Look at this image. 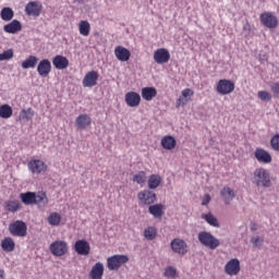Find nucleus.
Segmentation results:
<instances>
[{
	"label": "nucleus",
	"mask_w": 279,
	"mask_h": 279,
	"mask_svg": "<svg viewBox=\"0 0 279 279\" xmlns=\"http://www.w3.org/2000/svg\"><path fill=\"white\" fill-rule=\"evenodd\" d=\"M99 81V72L93 70L86 73L83 78L84 88H93V86H97V82Z\"/></svg>",
	"instance_id": "f8f14e48"
},
{
	"label": "nucleus",
	"mask_w": 279,
	"mask_h": 279,
	"mask_svg": "<svg viewBox=\"0 0 279 279\" xmlns=\"http://www.w3.org/2000/svg\"><path fill=\"white\" fill-rule=\"evenodd\" d=\"M77 3H84V0H75Z\"/></svg>",
	"instance_id": "5fc2aeb1"
},
{
	"label": "nucleus",
	"mask_w": 279,
	"mask_h": 279,
	"mask_svg": "<svg viewBox=\"0 0 279 279\" xmlns=\"http://www.w3.org/2000/svg\"><path fill=\"white\" fill-rule=\"evenodd\" d=\"M14 58V50L8 49L7 51H3L0 53V62H3L5 60H12Z\"/></svg>",
	"instance_id": "79ce46f5"
},
{
	"label": "nucleus",
	"mask_w": 279,
	"mask_h": 279,
	"mask_svg": "<svg viewBox=\"0 0 279 279\" xmlns=\"http://www.w3.org/2000/svg\"><path fill=\"white\" fill-rule=\"evenodd\" d=\"M177 270L175 268L169 266L166 268L163 276L166 278H175Z\"/></svg>",
	"instance_id": "a18cd8bd"
},
{
	"label": "nucleus",
	"mask_w": 279,
	"mask_h": 279,
	"mask_svg": "<svg viewBox=\"0 0 279 279\" xmlns=\"http://www.w3.org/2000/svg\"><path fill=\"white\" fill-rule=\"evenodd\" d=\"M162 182V178L159 174H151L148 178V189H158Z\"/></svg>",
	"instance_id": "f704fd0d"
},
{
	"label": "nucleus",
	"mask_w": 279,
	"mask_h": 279,
	"mask_svg": "<svg viewBox=\"0 0 279 279\" xmlns=\"http://www.w3.org/2000/svg\"><path fill=\"white\" fill-rule=\"evenodd\" d=\"M153 58L157 64H167L171 60V53L167 48H158Z\"/></svg>",
	"instance_id": "9b49d317"
},
{
	"label": "nucleus",
	"mask_w": 279,
	"mask_h": 279,
	"mask_svg": "<svg viewBox=\"0 0 279 279\" xmlns=\"http://www.w3.org/2000/svg\"><path fill=\"white\" fill-rule=\"evenodd\" d=\"M3 29L7 34H19L21 29H23V26L19 22V20H13L11 23L5 24L3 26Z\"/></svg>",
	"instance_id": "393cba45"
},
{
	"label": "nucleus",
	"mask_w": 279,
	"mask_h": 279,
	"mask_svg": "<svg viewBox=\"0 0 279 279\" xmlns=\"http://www.w3.org/2000/svg\"><path fill=\"white\" fill-rule=\"evenodd\" d=\"M13 114V110L10 105L4 104L0 106V119H10Z\"/></svg>",
	"instance_id": "c9c22d12"
},
{
	"label": "nucleus",
	"mask_w": 279,
	"mask_h": 279,
	"mask_svg": "<svg viewBox=\"0 0 279 279\" xmlns=\"http://www.w3.org/2000/svg\"><path fill=\"white\" fill-rule=\"evenodd\" d=\"M198 241L201 245H204V247H208V250H217V247L221 245V242H219V239L215 238V235H213V233L208 231L199 232Z\"/></svg>",
	"instance_id": "f03ea898"
},
{
	"label": "nucleus",
	"mask_w": 279,
	"mask_h": 279,
	"mask_svg": "<svg viewBox=\"0 0 279 279\" xmlns=\"http://www.w3.org/2000/svg\"><path fill=\"white\" fill-rule=\"evenodd\" d=\"M92 124L93 119H90V116H88L87 113L80 114L75 119V125L77 130H87V128H90Z\"/></svg>",
	"instance_id": "6ab92c4d"
},
{
	"label": "nucleus",
	"mask_w": 279,
	"mask_h": 279,
	"mask_svg": "<svg viewBox=\"0 0 279 279\" xmlns=\"http://www.w3.org/2000/svg\"><path fill=\"white\" fill-rule=\"evenodd\" d=\"M133 182L140 184L141 186H144L145 182H147V173L145 171L137 172L133 175Z\"/></svg>",
	"instance_id": "4c0bfd02"
},
{
	"label": "nucleus",
	"mask_w": 279,
	"mask_h": 279,
	"mask_svg": "<svg viewBox=\"0 0 279 279\" xmlns=\"http://www.w3.org/2000/svg\"><path fill=\"white\" fill-rule=\"evenodd\" d=\"M186 104H189V99L180 97L177 100V108H180L181 106H186Z\"/></svg>",
	"instance_id": "8fccbe9b"
},
{
	"label": "nucleus",
	"mask_w": 279,
	"mask_h": 279,
	"mask_svg": "<svg viewBox=\"0 0 279 279\" xmlns=\"http://www.w3.org/2000/svg\"><path fill=\"white\" fill-rule=\"evenodd\" d=\"M210 194H205L203 196L202 206H208V204H210Z\"/></svg>",
	"instance_id": "3c124183"
},
{
	"label": "nucleus",
	"mask_w": 279,
	"mask_h": 279,
	"mask_svg": "<svg viewBox=\"0 0 279 279\" xmlns=\"http://www.w3.org/2000/svg\"><path fill=\"white\" fill-rule=\"evenodd\" d=\"M175 145H178V142L171 135H166L161 138V147L163 149L171 151V149H175Z\"/></svg>",
	"instance_id": "bb28decb"
},
{
	"label": "nucleus",
	"mask_w": 279,
	"mask_h": 279,
	"mask_svg": "<svg viewBox=\"0 0 279 279\" xmlns=\"http://www.w3.org/2000/svg\"><path fill=\"white\" fill-rule=\"evenodd\" d=\"M158 95V90L156 87H143L142 88V97L145 101H151Z\"/></svg>",
	"instance_id": "c85d7f7f"
},
{
	"label": "nucleus",
	"mask_w": 279,
	"mask_h": 279,
	"mask_svg": "<svg viewBox=\"0 0 279 279\" xmlns=\"http://www.w3.org/2000/svg\"><path fill=\"white\" fill-rule=\"evenodd\" d=\"M52 64L58 71H64V69L69 68V59H66L64 56L57 54L52 59Z\"/></svg>",
	"instance_id": "412c9836"
},
{
	"label": "nucleus",
	"mask_w": 279,
	"mask_h": 279,
	"mask_svg": "<svg viewBox=\"0 0 279 279\" xmlns=\"http://www.w3.org/2000/svg\"><path fill=\"white\" fill-rule=\"evenodd\" d=\"M43 12V3L38 1H31L25 5V13L27 16H40Z\"/></svg>",
	"instance_id": "4468645a"
},
{
	"label": "nucleus",
	"mask_w": 279,
	"mask_h": 279,
	"mask_svg": "<svg viewBox=\"0 0 279 279\" xmlns=\"http://www.w3.org/2000/svg\"><path fill=\"white\" fill-rule=\"evenodd\" d=\"M225 272L227 276H239V274H241V262L239 258H231L225 265Z\"/></svg>",
	"instance_id": "9d476101"
},
{
	"label": "nucleus",
	"mask_w": 279,
	"mask_h": 279,
	"mask_svg": "<svg viewBox=\"0 0 279 279\" xmlns=\"http://www.w3.org/2000/svg\"><path fill=\"white\" fill-rule=\"evenodd\" d=\"M251 243H253L254 247H260V245H263V239L259 236L252 238Z\"/></svg>",
	"instance_id": "de8ad7c7"
},
{
	"label": "nucleus",
	"mask_w": 279,
	"mask_h": 279,
	"mask_svg": "<svg viewBox=\"0 0 279 279\" xmlns=\"http://www.w3.org/2000/svg\"><path fill=\"white\" fill-rule=\"evenodd\" d=\"M74 251L78 256H88L90 254V243L86 240H77L74 243Z\"/></svg>",
	"instance_id": "dca6fc26"
},
{
	"label": "nucleus",
	"mask_w": 279,
	"mask_h": 279,
	"mask_svg": "<svg viewBox=\"0 0 279 279\" xmlns=\"http://www.w3.org/2000/svg\"><path fill=\"white\" fill-rule=\"evenodd\" d=\"M148 213L153 215V217H155L156 219H160V217L165 215V205L162 204L150 205L148 207Z\"/></svg>",
	"instance_id": "cd10ccee"
},
{
	"label": "nucleus",
	"mask_w": 279,
	"mask_h": 279,
	"mask_svg": "<svg viewBox=\"0 0 279 279\" xmlns=\"http://www.w3.org/2000/svg\"><path fill=\"white\" fill-rule=\"evenodd\" d=\"M0 279H5V270L0 269Z\"/></svg>",
	"instance_id": "864d4df0"
},
{
	"label": "nucleus",
	"mask_w": 279,
	"mask_h": 279,
	"mask_svg": "<svg viewBox=\"0 0 279 279\" xmlns=\"http://www.w3.org/2000/svg\"><path fill=\"white\" fill-rule=\"evenodd\" d=\"M220 195L227 206H230L232 199L236 197V193L234 192V190L230 189L229 186H225L220 191Z\"/></svg>",
	"instance_id": "4be33fe9"
},
{
	"label": "nucleus",
	"mask_w": 279,
	"mask_h": 279,
	"mask_svg": "<svg viewBox=\"0 0 279 279\" xmlns=\"http://www.w3.org/2000/svg\"><path fill=\"white\" fill-rule=\"evenodd\" d=\"M20 199L25 206H34V204L36 203V192L21 193Z\"/></svg>",
	"instance_id": "b1692460"
},
{
	"label": "nucleus",
	"mask_w": 279,
	"mask_h": 279,
	"mask_svg": "<svg viewBox=\"0 0 279 279\" xmlns=\"http://www.w3.org/2000/svg\"><path fill=\"white\" fill-rule=\"evenodd\" d=\"M0 19L5 22L12 21V19H14V11L12 10V8H3L0 12Z\"/></svg>",
	"instance_id": "72a5a7b5"
},
{
	"label": "nucleus",
	"mask_w": 279,
	"mask_h": 279,
	"mask_svg": "<svg viewBox=\"0 0 279 279\" xmlns=\"http://www.w3.org/2000/svg\"><path fill=\"white\" fill-rule=\"evenodd\" d=\"M47 204H49V198L47 197V193L45 192L35 193L34 205L38 206L39 208H45Z\"/></svg>",
	"instance_id": "c756f323"
},
{
	"label": "nucleus",
	"mask_w": 279,
	"mask_h": 279,
	"mask_svg": "<svg viewBox=\"0 0 279 279\" xmlns=\"http://www.w3.org/2000/svg\"><path fill=\"white\" fill-rule=\"evenodd\" d=\"M0 247L3 252L7 253L14 252V250H16V243L11 236H5L1 240Z\"/></svg>",
	"instance_id": "5701e85b"
},
{
	"label": "nucleus",
	"mask_w": 279,
	"mask_h": 279,
	"mask_svg": "<svg viewBox=\"0 0 279 279\" xmlns=\"http://www.w3.org/2000/svg\"><path fill=\"white\" fill-rule=\"evenodd\" d=\"M254 157L257 159V162H260L262 165H269L272 160L271 154H269L265 148H256Z\"/></svg>",
	"instance_id": "f3484780"
},
{
	"label": "nucleus",
	"mask_w": 279,
	"mask_h": 279,
	"mask_svg": "<svg viewBox=\"0 0 279 279\" xmlns=\"http://www.w3.org/2000/svg\"><path fill=\"white\" fill-rule=\"evenodd\" d=\"M193 95H195V93L191 88H185L182 90V97L184 99H186V97H193Z\"/></svg>",
	"instance_id": "09e8293b"
},
{
	"label": "nucleus",
	"mask_w": 279,
	"mask_h": 279,
	"mask_svg": "<svg viewBox=\"0 0 279 279\" xmlns=\"http://www.w3.org/2000/svg\"><path fill=\"white\" fill-rule=\"evenodd\" d=\"M202 219H204L209 226H213L214 228H219V220L213 213L208 214H202Z\"/></svg>",
	"instance_id": "473e14b6"
},
{
	"label": "nucleus",
	"mask_w": 279,
	"mask_h": 279,
	"mask_svg": "<svg viewBox=\"0 0 279 279\" xmlns=\"http://www.w3.org/2000/svg\"><path fill=\"white\" fill-rule=\"evenodd\" d=\"M36 64H38V59L34 56H29L22 62V69H35Z\"/></svg>",
	"instance_id": "e433bc0d"
},
{
	"label": "nucleus",
	"mask_w": 279,
	"mask_h": 279,
	"mask_svg": "<svg viewBox=\"0 0 279 279\" xmlns=\"http://www.w3.org/2000/svg\"><path fill=\"white\" fill-rule=\"evenodd\" d=\"M251 230H252V232H256V230H258V225H256V222H252Z\"/></svg>",
	"instance_id": "603ef678"
},
{
	"label": "nucleus",
	"mask_w": 279,
	"mask_h": 279,
	"mask_svg": "<svg viewBox=\"0 0 279 279\" xmlns=\"http://www.w3.org/2000/svg\"><path fill=\"white\" fill-rule=\"evenodd\" d=\"M126 263H130L128 255L116 254L107 258V268L109 271H119Z\"/></svg>",
	"instance_id": "7ed1b4c3"
},
{
	"label": "nucleus",
	"mask_w": 279,
	"mask_h": 279,
	"mask_svg": "<svg viewBox=\"0 0 279 279\" xmlns=\"http://www.w3.org/2000/svg\"><path fill=\"white\" fill-rule=\"evenodd\" d=\"M144 236L147 241H154L158 236V229L156 227H148L144 230Z\"/></svg>",
	"instance_id": "58836bf2"
},
{
	"label": "nucleus",
	"mask_w": 279,
	"mask_h": 279,
	"mask_svg": "<svg viewBox=\"0 0 279 279\" xmlns=\"http://www.w3.org/2000/svg\"><path fill=\"white\" fill-rule=\"evenodd\" d=\"M270 90L274 95V97H278L279 95V82H274L270 84Z\"/></svg>",
	"instance_id": "49530a36"
},
{
	"label": "nucleus",
	"mask_w": 279,
	"mask_h": 279,
	"mask_svg": "<svg viewBox=\"0 0 279 279\" xmlns=\"http://www.w3.org/2000/svg\"><path fill=\"white\" fill-rule=\"evenodd\" d=\"M37 73L40 77H48L49 73H51V61H49V59L39 61L37 65Z\"/></svg>",
	"instance_id": "aec40b11"
},
{
	"label": "nucleus",
	"mask_w": 279,
	"mask_h": 279,
	"mask_svg": "<svg viewBox=\"0 0 279 279\" xmlns=\"http://www.w3.org/2000/svg\"><path fill=\"white\" fill-rule=\"evenodd\" d=\"M62 221V216L60 214L53 211L48 217V223L49 226H60Z\"/></svg>",
	"instance_id": "ea45409f"
},
{
	"label": "nucleus",
	"mask_w": 279,
	"mask_h": 279,
	"mask_svg": "<svg viewBox=\"0 0 279 279\" xmlns=\"http://www.w3.org/2000/svg\"><path fill=\"white\" fill-rule=\"evenodd\" d=\"M4 208L9 213H19L21 210V202L19 199L8 201L4 204Z\"/></svg>",
	"instance_id": "7c9ffc66"
},
{
	"label": "nucleus",
	"mask_w": 279,
	"mask_h": 279,
	"mask_svg": "<svg viewBox=\"0 0 279 279\" xmlns=\"http://www.w3.org/2000/svg\"><path fill=\"white\" fill-rule=\"evenodd\" d=\"M9 232L11 236H27V225L23 220H15L9 225Z\"/></svg>",
	"instance_id": "20e7f679"
},
{
	"label": "nucleus",
	"mask_w": 279,
	"mask_h": 279,
	"mask_svg": "<svg viewBox=\"0 0 279 279\" xmlns=\"http://www.w3.org/2000/svg\"><path fill=\"white\" fill-rule=\"evenodd\" d=\"M20 118L24 121H32L34 119V109L27 108L21 111Z\"/></svg>",
	"instance_id": "a19ab883"
},
{
	"label": "nucleus",
	"mask_w": 279,
	"mask_h": 279,
	"mask_svg": "<svg viewBox=\"0 0 279 279\" xmlns=\"http://www.w3.org/2000/svg\"><path fill=\"white\" fill-rule=\"evenodd\" d=\"M137 197H138L140 202L142 204H144L145 206H151V204H154L157 199L156 193H154L149 190L141 191L137 194Z\"/></svg>",
	"instance_id": "ddd939ff"
},
{
	"label": "nucleus",
	"mask_w": 279,
	"mask_h": 279,
	"mask_svg": "<svg viewBox=\"0 0 279 279\" xmlns=\"http://www.w3.org/2000/svg\"><path fill=\"white\" fill-rule=\"evenodd\" d=\"M257 97L260 101H271L272 98L271 94L267 90H259L257 93Z\"/></svg>",
	"instance_id": "37998d69"
},
{
	"label": "nucleus",
	"mask_w": 279,
	"mask_h": 279,
	"mask_svg": "<svg viewBox=\"0 0 279 279\" xmlns=\"http://www.w3.org/2000/svg\"><path fill=\"white\" fill-rule=\"evenodd\" d=\"M253 180L256 186H262L263 189L271 187V175L265 168L255 169Z\"/></svg>",
	"instance_id": "f257e3e1"
},
{
	"label": "nucleus",
	"mask_w": 279,
	"mask_h": 279,
	"mask_svg": "<svg viewBox=\"0 0 279 279\" xmlns=\"http://www.w3.org/2000/svg\"><path fill=\"white\" fill-rule=\"evenodd\" d=\"M234 82L228 78L218 81L216 85V90L219 95H230L231 93H234Z\"/></svg>",
	"instance_id": "0eeeda50"
},
{
	"label": "nucleus",
	"mask_w": 279,
	"mask_h": 279,
	"mask_svg": "<svg viewBox=\"0 0 279 279\" xmlns=\"http://www.w3.org/2000/svg\"><path fill=\"white\" fill-rule=\"evenodd\" d=\"M114 56L119 62H128L132 58V52L123 46H117L114 48Z\"/></svg>",
	"instance_id": "a211bd4d"
},
{
	"label": "nucleus",
	"mask_w": 279,
	"mask_h": 279,
	"mask_svg": "<svg viewBox=\"0 0 279 279\" xmlns=\"http://www.w3.org/2000/svg\"><path fill=\"white\" fill-rule=\"evenodd\" d=\"M170 246L172 252H174V254H179V256H185V254H189V244L180 238L173 239Z\"/></svg>",
	"instance_id": "6e6552de"
},
{
	"label": "nucleus",
	"mask_w": 279,
	"mask_h": 279,
	"mask_svg": "<svg viewBox=\"0 0 279 279\" xmlns=\"http://www.w3.org/2000/svg\"><path fill=\"white\" fill-rule=\"evenodd\" d=\"M78 32L81 36H90V22L83 20L78 23Z\"/></svg>",
	"instance_id": "2f4dec72"
},
{
	"label": "nucleus",
	"mask_w": 279,
	"mask_h": 279,
	"mask_svg": "<svg viewBox=\"0 0 279 279\" xmlns=\"http://www.w3.org/2000/svg\"><path fill=\"white\" fill-rule=\"evenodd\" d=\"M49 250L52 256H65V254H69V244L66 241L56 240L50 244Z\"/></svg>",
	"instance_id": "39448f33"
},
{
	"label": "nucleus",
	"mask_w": 279,
	"mask_h": 279,
	"mask_svg": "<svg viewBox=\"0 0 279 279\" xmlns=\"http://www.w3.org/2000/svg\"><path fill=\"white\" fill-rule=\"evenodd\" d=\"M259 20L264 27L268 29H276L278 27V17L271 12H264L259 15Z\"/></svg>",
	"instance_id": "423d86ee"
},
{
	"label": "nucleus",
	"mask_w": 279,
	"mask_h": 279,
	"mask_svg": "<svg viewBox=\"0 0 279 279\" xmlns=\"http://www.w3.org/2000/svg\"><path fill=\"white\" fill-rule=\"evenodd\" d=\"M27 167L31 173H36L37 175L45 173L48 169L47 163L40 159H33L28 161Z\"/></svg>",
	"instance_id": "1a4fd4ad"
},
{
	"label": "nucleus",
	"mask_w": 279,
	"mask_h": 279,
	"mask_svg": "<svg viewBox=\"0 0 279 279\" xmlns=\"http://www.w3.org/2000/svg\"><path fill=\"white\" fill-rule=\"evenodd\" d=\"M124 101L129 108H138V106H141V94L128 92L124 96Z\"/></svg>",
	"instance_id": "2eb2a0df"
},
{
	"label": "nucleus",
	"mask_w": 279,
	"mask_h": 279,
	"mask_svg": "<svg viewBox=\"0 0 279 279\" xmlns=\"http://www.w3.org/2000/svg\"><path fill=\"white\" fill-rule=\"evenodd\" d=\"M89 277L92 279H101L104 278V264L101 262L96 263L92 270L89 271Z\"/></svg>",
	"instance_id": "a878e982"
},
{
	"label": "nucleus",
	"mask_w": 279,
	"mask_h": 279,
	"mask_svg": "<svg viewBox=\"0 0 279 279\" xmlns=\"http://www.w3.org/2000/svg\"><path fill=\"white\" fill-rule=\"evenodd\" d=\"M270 147L274 151H279V134H276L270 140Z\"/></svg>",
	"instance_id": "c03bdc74"
}]
</instances>
